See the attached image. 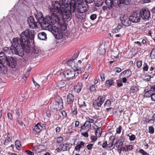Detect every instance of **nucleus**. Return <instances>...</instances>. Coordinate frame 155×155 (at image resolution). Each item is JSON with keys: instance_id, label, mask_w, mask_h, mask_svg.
<instances>
[{"instance_id": "6e6552de", "label": "nucleus", "mask_w": 155, "mask_h": 155, "mask_svg": "<svg viewBox=\"0 0 155 155\" xmlns=\"http://www.w3.org/2000/svg\"><path fill=\"white\" fill-rule=\"evenodd\" d=\"M73 1L74 3L72 2L70 5V8L72 13L75 12L76 7H78L79 5L84 4L83 0H74Z\"/></svg>"}, {"instance_id": "72a5a7b5", "label": "nucleus", "mask_w": 155, "mask_h": 155, "mask_svg": "<svg viewBox=\"0 0 155 155\" xmlns=\"http://www.w3.org/2000/svg\"><path fill=\"white\" fill-rule=\"evenodd\" d=\"M41 52V51L38 48L35 46H34L33 48L32 52L34 54H38L40 53Z\"/></svg>"}, {"instance_id": "dca6fc26", "label": "nucleus", "mask_w": 155, "mask_h": 155, "mask_svg": "<svg viewBox=\"0 0 155 155\" xmlns=\"http://www.w3.org/2000/svg\"><path fill=\"white\" fill-rule=\"evenodd\" d=\"M27 20L30 28H33L34 27L36 26V23L35 21L34 17L32 16H30L28 17Z\"/></svg>"}, {"instance_id": "680f3d73", "label": "nucleus", "mask_w": 155, "mask_h": 155, "mask_svg": "<svg viewBox=\"0 0 155 155\" xmlns=\"http://www.w3.org/2000/svg\"><path fill=\"white\" fill-rule=\"evenodd\" d=\"M97 138L96 136H92L91 137V142H94L97 139Z\"/></svg>"}, {"instance_id": "0eeeda50", "label": "nucleus", "mask_w": 155, "mask_h": 155, "mask_svg": "<svg viewBox=\"0 0 155 155\" xmlns=\"http://www.w3.org/2000/svg\"><path fill=\"white\" fill-rule=\"evenodd\" d=\"M46 147L44 145H41L38 146L32 150V152L30 150H26L25 152L29 155H34V153H37L41 152L45 150Z\"/></svg>"}, {"instance_id": "1a4fd4ad", "label": "nucleus", "mask_w": 155, "mask_h": 155, "mask_svg": "<svg viewBox=\"0 0 155 155\" xmlns=\"http://www.w3.org/2000/svg\"><path fill=\"white\" fill-rule=\"evenodd\" d=\"M139 14L143 19L149 20L150 16V12L148 9L143 8L141 9Z\"/></svg>"}, {"instance_id": "3c124183", "label": "nucleus", "mask_w": 155, "mask_h": 155, "mask_svg": "<svg viewBox=\"0 0 155 155\" xmlns=\"http://www.w3.org/2000/svg\"><path fill=\"white\" fill-rule=\"evenodd\" d=\"M124 146V143H119L118 145H116L117 148L119 149H122L123 147Z\"/></svg>"}, {"instance_id": "f8f14e48", "label": "nucleus", "mask_w": 155, "mask_h": 155, "mask_svg": "<svg viewBox=\"0 0 155 155\" xmlns=\"http://www.w3.org/2000/svg\"><path fill=\"white\" fill-rule=\"evenodd\" d=\"M12 68L15 67L16 65V61L14 58L12 57H9L6 60V61L5 63Z\"/></svg>"}, {"instance_id": "a19ab883", "label": "nucleus", "mask_w": 155, "mask_h": 155, "mask_svg": "<svg viewBox=\"0 0 155 155\" xmlns=\"http://www.w3.org/2000/svg\"><path fill=\"white\" fill-rule=\"evenodd\" d=\"M120 1L121 6L122 5H128L129 4L130 2L129 0H120Z\"/></svg>"}, {"instance_id": "bf43d9fd", "label": "nucleus", "mask_w": 155, "mask_h": 155, "mask_svg": "<svg viewBox=\"0 0 155 155\" xmlns=\"http://www.w3.org/2000/svg\"><path fill=\"white\" fill-rule=\"evenodd\" d=\"M97 15L96 14H94L90 16V18L92 20H95L97 18Z\"/></svg>"}, {"instance_id": "a18cd8bd", "label": "nucleus", "mask_w": 155, "mask_h": 155, "mask_svg": "<svg viewBox=\"0 0 155 155\" xmlns=\"http://www.w3.org/2000/svg\"><path fill=\"white\" fill-rule=\"evenodd\" d=\"M150 56L152 59L155 58V50L153 48L151 51Z\"/></svg>"}, {"instance_id": "9b49d317", "label": "nucleus", "mask_w": 155, "mask_h": 155, "mask_svg": "<svg viewBox=\"0 0 155 155\" xmlns=\"http://www.w3.org/2000/svg\"><path fill=\"white\" fill-rule=\"evenodd\" d=\"M129 19L133 23H138L140 20V14L136 12H134L129 17Z\"/></svg>"}, {"instance_id": "8fccbe9b", "label": "nucleus", "mask_w": 155, "mask_h": 155, "mask_svg": "<svg viewBox=\"0 0 155 155\" xmlns=\"http://www.w3.org/2000/svg\"><path fill=\"white\" fill-rule=\"evenodd\" d=\"M148 66L147 63H144L143 64V70L144 71H147L148 70Z\"/></svg>"}, {"instance_id": "ddd939ff", "label": "nucleus", "mask_w": 155, "mask_h": 155, "mask_svg": "<svg viewBox=\"0 0 155 155\" xmlns=\"http://www.w3.org/2000/svg\"><path fill=\"white\" fill-rule=\"evenodd\" d=\"M120 20L122 24L125 26H129L131 25V22L129 19V17L126 16L124 15L123 17H120Z\"/></svg>"}, {"instance_id": "09e8293b", "label": "nucleus", "mask_w": 155, "mask_h": 155, "mask_svg": "<svg viewBox=\"0 0 155 155\" xmlns=\"http://www.w3.org/2000/svg\"><path fill=\"white\" fill-rule=\"evenodd\" d=\"M149 132L151 134H153L154 133V128L152 126H150L148 128Z\"/></svg>"}, {"instance_id": "69168bd1", "label": "nucleus", "mask_w": 155, "mask_h": 155, "mask_svg": "<svg viewBox=\"0 0 155 155\" xmlns=\"http://www.w3.org/2000/svg\"><path fill=\"white\" fill-rule=\"evenodd\" d=\"M79 54V51L77 52L75 54H74L73 57V59L74 60L76 59L78 57Z\"/></svg>"}, {"instance_id": "ea45409f", "label": "nucleus", "mask_w": 155, "mask_h": 155, "mask_svg": "<svg viewBox=\"0 0 155 155\" xmlns=\"http://www.w3.org/2000/svg\"><path fill=\"white\" fill-rule=\"evenodd\" d=\"M80 105L81 108L83 109L85 111L87 110V109L86 108L87 105L84 101H83L82 103H81Z\"/></svg>"}, {"instance_id": "c756f323", "label": "nucleus", "mask_w": 155, "mask_h": 155, "mask_svg": "<svg viewBox=\"0 0 155 155\" xmlns=\"http://www.w3.org/2000/svg\"><path fill=\"white\" fill-rule=\"evenodd\" d=\"M40 123H38L33 128L34 130L37 133H40L41 130V128H40Z\"/></svg>"}, {"instance_id": "5701e85b", "label": "nucleus", "mask_w": 155, "mask_h": 155, "mask_svg": "<svg viewBox=\"0 0 155 155\" xmlns=\"http://www.w3.org/2000/svg\"><path fill=\"white\" fill-rule=\"evenodd\" d=\"M74 106L73 104L71 106V110H72V114L73 115H76L78 114L77 107L76 106V104H74Z\"/></svg>"}, {"instance_id": "338daca9", "label": "nucleus", "mask_w": 155, "mask_h": 155, "mask_svg": "<svg viewBox=\"0 0 155 155\" xmlns=\"http://www.w3.org/2000/svg\"><path fill=\"white\" fill-rule=\"evenodd\" d=\"M96 90L95 87L94 85H92L90 86V90L91 91H94Z\"/></svg>"}, {"instance_id": "13d9d810", "label": "nucleus", "mask_w": 155, "mask_h": 155, "mask_svg": "<svg viewBox=\"0 0 155 155\" xmlns=\"http://www.w3.org/2000/svg\"><path fill=\"white\" fill-rule=\"evenodd\" d=\"M109 139L110 140L109 141V142L113 143L115 140V137L113 136H111L109 137Z\"/></svg>"}, {"instance_id": "603ef678", "label": "nucleus", "mask_w": 155, "mask_h": 155, "mask_svg": "<svg viewBox=\"0 0 155 155\" xmlns=\"http://www.w3.org/2000/svg\"><path fill=\"white\" fill-rule=\"evenodd\" d=\"M117 86L118 87H120L123 86L122 81L120 80H117Z\"/></svg>"}, {"instance_id": "4d7b16f0", "label": "nucleus", "mask_w": 155, "mask_h": 155, "mask_svg": "<svg viewBox=\"0 0 155 155\" xmlns=\"http://www.w3.org/2000/svg\"><path fill=\"white\" fill-rule=\"evenodd\" d=\"M102 45H100L98 48V50L99 51H102V53L103 54H104L105 52V50L104 48H102Z\"/></svg>"}, {"instance_id": "7ed1b4c3", "label": "nucleus", "mask_w": 155, "mask_h": 155, "mask_svg": "<svg viewBox=\"0 0 155 155\" xmlns=\"http://www.w3.org/2000/svg\"><path fill=\"white\" fill-rule=\"evenodd\" d=\"M71 3L68 0H60L59 2L54 1L52 2L51 8L54 12H58L61 10L68 9V8Z\"/></svg>"}, {"instance_id": "864d4df0", "label": "nucleus", "mask_w": 155, "mask_h": 155, "mask_svg": "<svg viewBox=\"0 0 155 155\" xmlns=\"http://www.w3.org/2000/svg\"><path fill=\"white\" fill-rule=\"evenodd\" d=\"M127 149L126 150H125V152H127L128 151H130L132 150L133 149V147L132 145H127L126 146Z\"/></svg>"}, {"instance_id": "c03bdc74", "label": "nucleus", "mask_w": 155, "mask_h": 155, "mask_svg": "<svg viewBox=\"0 0 155 155\" xmlns=\"http://www.w3.org/2000/svg\"><path fill=\"white\" fill-rule=\"evenodd\" d=\"M114 145L113 144V143H110L108 142V143L107 144V149L111 150L112 149V147H114Z\"/></svg>"}, {"instance_id": "9d476101", "label": "nucleus", "mask_w": 155, "mask_h": 155, "mask_svg": "<svg viewBox=\"0 0 155 155\" xmlns=\"http://www.w3.org/2000/svg\"><path fill=\"white\" fill-rule=\"evenodd\" d=\"M51 108L57 110L61 109L63 107L62 100L61 98L60 99L58 102L55 101L51 104Z\"/></svg>"}, {"instance_id": "f257e3e1", "label": "nucleus", "mask_w": 155, "mask_h": 155, "mask_svg": "<svg viewBox=\"0 0 155 155\" xmlns=\"http://www.w3.org/2000/svg\"><path fill=\"white\" fill-rule=\"evenodd\" d=\"M20 37V38L16 37L13 38L11 42V46L10 48H4V51H6L10 49L12 54L21 57L24 55V51L26 53H29L31 51L30 41H34V31L26 29L21 33Z\"/></svg>"}, {"instance_id": "774afa93", "label": "nucleus", "mask_w": 155, "mask_h": 155, "mask_svg": "<svg viewBox=\"0 0 155 155\" xmlns=\"http://www.w3.org/2000/svg\"><path fill=\"white\" fill-rule=\"evenodd\" d=\"M86 118L87 120V121L90 123H93L94 121V120L93 119L90 118L89 117H87Z\"/></svg>"}, {"instance_id": "4c0bfd02", "label": "nucleus", "mask_w": 155, "mask_h": 155, "mask_svg": "<svg viewBox=\"0 0 155 155\" xmlns=\"http://www.w3.org/2000/svg\"><path fill=\"white\" fill-rule=\"evenodd\" d=\"M153 93L151 90L146 91L144 94V96L146 97H151Z\"/></svg>"}, {"instance_id": "e2e57ef3", "label": "nucleus", "mask_w": 155, "mask_h": 155, "mask_svg": "<svg viewBox=\"0 0 155 155\" xmlns=\"http://www.w3.org/2000/svg\"><path fill=\"white\" fill-rule=\"evenodd\" d=\"M63 138L61 137H58L57 138V142L58 143H60L63 141Z\"/></svg>"}, {"instance_id": "4468645a", "label": "nucleus", "mask_w": 155, "mask_h": 155, "mask_svg": "<svg viewBox=\"0 0 155 155\" xmlns=\"http://www.w3.org/2000/svg\"><path fill=\"white\" fill-rule=\"evenodd\" d=\"M105 96H99L97 98V100L99 101L98 102L93 103V105L94 107H100L104 102L105 99Z\"/></svg>"}, {"instance_id": "b1692460", "label": "nucleus", "mask_w": 155, "mask_h": 155, "mask_svg": "<svg viewBox=\"0 0 155 155\" xmlns=\"http://www.w3.org/2000/svg\"><path fill=\"white\" fill-rule=\"evenodd\" d=\"M76 15L78 18L81 20L85 19L86 17V14L85 12H78V13L76 14Z\"/></svg>"}, {"instance_id": "bb28decb", "label": "nucleus", "mask_w": 155, "mask_h": 155, "mask_svg": "<svg viewBox=\"0 0 155 155\" xmlns=\"http://www.w3.org/2000/svg\"><path fill=\"white\" fill-rule=\"evenodd\" d=\"M114 80L112 79H110L105 82V85L107 86L110 87L111 86L114 85Z\"/></svg>"}, {"instance_id": "aec40b11", "label": "nucleus", "mask_w": 155, "mask_h": 155, "mask_svg": "<svg viewBox=\"0 0 155 155\" xmlns=\"http://www.w3.org/2000/svg\"><path fill=\"white\" fill-rule=\"evenodd\" d=\"M69 145L67 143H62L60 145V148H61V150L62 151H67L69 149L68 147Z\"/></svg>"}, {"instance_id": "58836bf2", "label": "nucleus", "mask_w": 155, "mask_h": 155, "mask_svg": "<svg viewBox=\"0 0 155 155\" xmlns=\"http://www.w3.org/2000/svg\"><path fill=\"white\" fill-rule=\"evenodd\" d=\"M125 76L127 78L130 77L132 74V72L130 69L126 70L124 71Z\"/></svg>"}, {"instance_id": "f03ea898", "label": "nucleus", "mask_w": 155, "mask_h": 155, "mask_svg": "<svg viewBox=\"0 0 155 155\" xmlns=\"http://www.w3.org/2000/svg\"><path fill=\"white\" fill-rule=\"evenodd\" d=\"M50 9L52 12L51 16L47 15L44 18H43V21L42 25L51 32L56 39H61L63 38V33L58 27L53 25L56 22L58 23L59 20L58 19L56 13V12H54V10L52 11L51 8Z\"/></svg>"}, {"instance_id": "6e6d98bb", "label": "nucleus", "mask_w": 155, "mask_h": 155, "mask_svg": "<svg viewBox=\"0 0 155 155\" xmlns=\"http://www.w3.org/2000/svg\"><path fill=\"white\" fill-rule=\"evenodd\" d=\"M107 140L104 141V142L102 144V147L107 149Z\"/></svg>"}, {"instance_id": "37998d69", "label": "nucleus", "mask_w": 155, "mask_h": 155, "mask_svg": "<svg viewBox=\"0 0 155 155\" xmlns=\"http://www.w3.org/2000/svg\"><path fill=\"white\" fill-rule=\"evenodd\" d=\"M125 140V137L123 135H122L120 137L119 139L118 140L119 143H124V142Z\"/></svg>"}, {"instance_id": "6ab92c4d", "label": "nucleus", "mask_w": 155, "mask_h": 155, "mask_svg": "<svg viewBox=\"0 0 155 155\" xmlns=\"http://www.w3.org/2000/svg\"><path fill=\"white\" fill-rule=\"evenodd\" d=\"M38 38L41 40H45L47 38V35L44 32L39 33L38 35Z\"/></svg>"}, {"instance_id": "a211bd4d", "label": "nucleus", "mask_w": 155, "mask_h": 155, "mask_svg": "<svg viewBox=\"0 0 155 155\" xmlns=\"http://www.w3.org/2000/svg\"><path fill=\"white\" fill-rule=\"evenodd\" d=\"M67 100L68 104H72L74 100L73 95L71 94L68 93L67 95Z\"/></svg>"}, {"instance_id": "4be33fe9", "label": "nucleus", "mask_w": 155, "mask_h": 155, "mask_svg": "<svg viewBox=\"0 0 155 155\" xmlns=\"http://www.w3.org/2000/svg\"><path fill=\"white\" fill-rule=\"evenodd\" d=\"M12 135L8 133L6 139L4 141L3 144L5 145H8V143L12 140Z\"/></svg>"}, {"instance_id": "39448f33", "label": "nucleus", "mask_w": 155, "mask_h": 155, "mask_svg": "<svg viewBox=\"0 0 155 155\" xmlns=\"http://www.w3.org/2000/svg\"><path fill=\"white\" fill-rule=\"evenodd\" d=\"M8 58L4 52H0V73L2 74L7 73V69L4 65Z\"/></svg>"}, {"instance_id": "393cba45", "label": "nucleus", "mask_w": 155, "mask_h": 155, "mask_svg": "<svg viewBox=\"0 0 155 155\" xmlns=\"http://www.w3.org/2000/svg\"><path fill=\"white\" fill-rule=\"evenodd\" d=\"M82 87V85L81 83H78L74 87V91L77 93H79L80 92Z\"/></svg>"}, {"instance_id": "cd10ccee", "label": "nucleus", "mask_w": 155, "mask_h": 155, "mask_svg": "<svg viewBox=\"0 0 155 155\" xmlns=\"http://www.w3.org/2000/svg\"><path fill=\"white\" fill-rule=\"evenodd\" d=\"M35 17L37 19V20L39 21L41 19H43V15L41 12H39L38 13L37 12V13H35L34 14Z\"/></svg>"}, {"instance_id": "2eb2a0df", "label": "nucleus", "mask_w": 155, "mask_h": 155, "mask_svg": "<svg viewBox=\"0 0 155 155\" xmlns=\"http://www.w3.org/2000/svg\"><path fill=\"white\" fill-rule=\"evenodd\" d=\"M76 9L78 12H85L88 10V8L87 5L84 4L79 5L78 7H75V10Z\"/></svg>"}, {"instance_id": "052dcab7", "label": "nucleus", "mask_w": 155, "mask_h": 155, "mask_svg": "<svg viewBox=\"0 0 155 155\" xmlns=\"http://www.w3.org/2000/svg\"><path fill=\"white\" fill-rule=\"evenodd\" d=\"M122 128V127L121 126H119L118 128H117L116 130V133L117 134H119L121 132V129Z\"/></svg>"}, {"instance_id": "0e129e2a", "label": "nucleus", "mask_w": 155, "mask_h": 155, "mask_svg": "<svg viewBox=\"0 0 155 155\" xmlns=\"http://www.w3.org/2000/svg\"><path fill=\"white\" fill-rule=\"evenodd\" d=\"M93 144H90L87 145V148L88 150H91L92 149L93 147Z\"/></svg>"}, {"instance_id": "f704fd0d", "label": "nucleus", "mask_w": 155, "mask_h": 155, "mask_svg": "<svg viewBox=\"0 0 155 155\" xmlns=\"http://www.w3.org/2000/svg\"><path fill=\"white\" fill-rule=\"evenodd\" d=\"M102 129L101 127H98L95 132L96 135L100 137L102 133Z\"/></svg>"}, {"instance_id": "412c9836", "label": "nucleus", "mask_w": 155, "mask_h": 155, "mask_svg": "<svg viewBox=\"0 0 155 155\" xmlns=\"http://www.w3.org/2000/svg\"><path fill=\"white\" fill-rule=\"evenodd\" d=\"M67 81L61 80L58 82L57 85L59 88H62L66 86L67 84Z\"/></svg>"}, {"instance_id": "5fc2aeb1", "label": "nucleus", "mask_w": 155, "mask_h": 155, "mask_svg": "<svg viewBox=\"0 0 155 155\" xmlns=\"http://www.w3.org/2000/svg\"><path fill=\"white\" fill-rule=\"evenodd\" d=\"M111 104V101L109 100H107L105 103V105L107 106V107L110 106Z\"/></svg>"}, {"instance_id": "c85d7f7f", "label": "nucleus", "mask_w": 155, "mask_h": 155, "mask_svg": "<svg viewBox=\"0 0 155 155\" xmlns=\"http://www.w3.org/2000/svg\"><path fill=\"white\" fill-rule=\"evenodd\" d=\"M104 0H96L94 2L95 6L97 7H101L103 4Z\"/></svg>"}, {"instance_id": "de8ad7c7", "label": "nucleus", "mask_w": 155, "mask_h": 155, "mask_svg": "<svg viewBox=\"0 0 155 155\" xmlns=\"http://www.w3.org/2000/svg\"><path fill=\"white\" fill-rule=\"evenodd\" d=\"M139 152L141 153L142 155H150L148 153L143 149H140Z\"/></svg>"}, {"instance_id": "e433bc0d", "label": "nucleus", "mask_w": 155, "mask_h": 155, "mask_svg": "<svg viewBox=\"0 0 155 155\" xmlns=\"http://www.w3.org/2000/svg\"><path fill=\"white\" fill-rule=\"evenodd\" d=\"M121 28V25H117L116 28L113 29L112 31V32L113 34L117 33L119 31Z\"/></svg>"}, {"instance_id": "20e7f679", "label": "nucleus", "mask_w": 155, "mask_h": 155, "mask_svg": "<svg viewBox=\"0 0 155 155\" xmlns=\"http://www.w3.org/2000/svg\"><path fill=\"white\" fill-rule=\"evenodd\" d=\"M57 16L58 19V23H61V21L63 19L64 21H70L72 17L71 10L68 9L61 10L58 12H56Z\"/></svg>"}, {"instance_id": "7c9ffc66", "label": "nucleus", "mask_w": 155, "mask_h": 155, "mask_svg": "<svg viewBox=\"0 0 155 155\" xmlns=\"http://www.w3.org/2000/svg\"><path fill=\"white\" fill-rule=\"evenodd\" d=\"M15 146L18 150H20L21 149L20 142L18 140H16L15 142Z\"/></svg>"}, {"instance_id": "2f4dec72", "label": "nucleus", "mask_w": 155, "mask_h": 155, "mask_svg": "<svg viewBox=\"0 0 155 155\" xmlns=\"http://www.w3.org/2000/svg\"><path fill=\"white\" fill-rule=\"evenodd\" d=\"M113 5L114 7L118 6L119 7H121L120 1V0H112Z\"/></svg>"}, {"instance_id": "c9c22d12", "label": "nucleus", "mask_w": 155, "mask_h": 155, "mask_svg": "<svg viewBox=\"0 0 155 155\" xmlns=\"http://www.w3.org/2000/svg\"><path fill=\"white\" fill-rule=\"evenodd\" d=\"M60 29V31H61V32L63 34L62 31H65L67 29V25L66 23H64L63 24H61V28H59Z\"/></svg>"}, {"instance_id": "f3484780", "label": "nucleus", "mask_w": 155, "mask_h": 155, "mask_svg": "<svg viewBox=\"0 0 155 155\" xmlns=\"http://www.w3.org/2000/svg\"><path fill=\"white\" fill-rule=\"evenodd\" d=\"M85 143L83 141H81L79 143H78L77 145L75 147V150L79 152L80 151L81 148H84Z\"/></svg>"}, {"instance_id": "423d86ee", "label": "nucleus", "mask_w": 155, "mask_h": 155, "mask_svg": "<svg viewBox=\"0 0 155 155\" xmlns=\"http://www.w3.org/2000/svg\"><path fill=\"white\" fill-rule=\"evenodd\" d=\"M76 74V73H75L73 70H68L60 72V75L62 78H65L67 79H70L74 77Z\"/></svg>"}, {"instance_id": "a878e982", "label": "nucleus", "mask_w": 155, "mask_h": 155, "mask_svg": "<svg viewBox=\"0 0 155 155\" xmlns=\"http://www.w3.org/2000/svg\"><path fill=\"white\" fill-rule=\"evenodd\" d=\"M67 64L72 68H74L76 67L74 61L73 59H71L69 60L67 62Z\"/></svg>"}, {"instance_id": "473e14b6", "label": "nucleus", "mask_w": 155, "mask_h": 155, "mask_svg": "<svg viewBox=\"0 0 155 155\" xmlns=\"http://www.w3.org/2000/svg\"><path fill=\"white\" fill-rule=\"evenodd\" d=\"M112 3H113L112 0H105L106 5L107 6V8L109 9H111L112 8L113 5Z\"/></svg>"}, {"instance_id": "49530a36", "label": "nucleus", "mask_w": 155, "mask_h": 155, "mask_svg": "<svg viewBox=\"0 0 155 155\" xmlns=\"http://www.w3.org/2000/svg\"><path fill=\"white\" fill-rule=\"evenodd\" d=\"M127 136L129 137V140L131 141H134L136 138V137L134 134H131V135L130 136L129 134H128Z\"/></svg>"}, {"instance_id": "79ce46f5", "label": "nucleus", "mask_w": 155, "mask_h": 155, "mask_svg": "<svg viewBox=\"0 0 155 155\" xmlns=\"http://www.w3.org/2000/svg\"><path fill=\"white\" fill-rule=\"evenodd\" d=\"M138 88L135 86H132L130 88V91L131 93H134L136 92Z\"/></svg>"}]
</instances>
